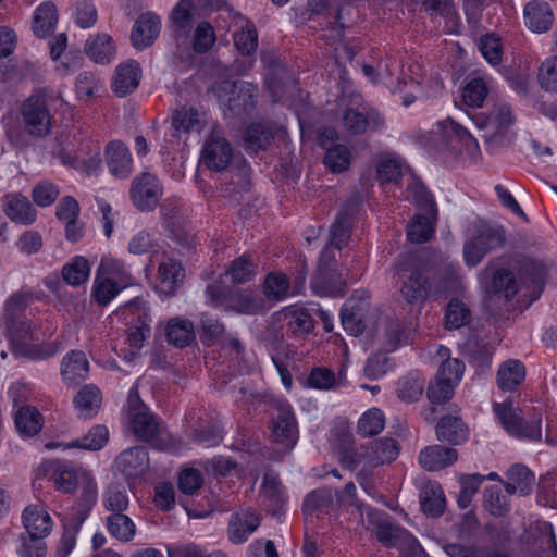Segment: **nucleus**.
<instances>
[{
  "mask_svg": "<svg viewBox=\"0 0 557 557\" xmlns=\"http://www.w3.org/2000/svg\"><path fill=\"white\" fill-rule=\"evenodd\" d=\"M85 52L95 62L106 63L114 57L115 48L109 35L98 34L86 41Z\"/></svg>",
  "mask_w": 557,
  "mask_h": 557,
  "instance_id": "obj_36",
  "label": "nucleus"
},
{
  "mask_svg": "<svg viewBox=\"0 0 557 557\" xmlns=\"http://www.w3.org/2000/svg\"><path fill=\"white\" fill-rule=\"evenodd\" d=\"M116 313L125 320L129 319V323H133L136 319V323L129 326L127 342L132 348L140 349L144 346L146 338L150 335V325L146 320V301L143 297L136 296L121 306Z\"/></svg>",
  "mask_w": 557,
  "mask_h": 557,
  "instance_id": "obj_7",
  "label": "nucleus"
},
{
  "mask_svg": "<svg viewBox=\"0 0 557 557\" xmlns=\"http://www.w3.org/2000/svg\"><path fill=\"white\" fill-rule=\"evenodd\" d=\"M140 78L139 63L135 60H127L116 67L112 89L116 96L124 97L138 87Z\"/></svg>",
  "mask_w": 557,
  "mask_h": 557,
  "instance_id": "obj_22",
  "label": "nucleus"
},
{
  "mask_svg": "<svg viewBox=\"0 0 557 557\" xmlns=\"http://www.w3.org/2000/svg\"><path fill=\"white\" fill-rule=\"evenodd\" d=\"M420 504L424 513L438 517L444 512L445 498L438 485L425 486L420 495Z\"/></svg>",
  "mask_w": 557,
  "mask_h": 557,
  "instance_id": "obj_48",
  "label": "nucleus"
},
{
  "mask_svg": "<svg viewBox=\"0 0 557 557\" xmlns=\"http://www.w3.org/2000/svg\"><path fill=\"white\" fill-rule=\"evenodd\" d=\"M351 208H343L331 226L330 246L341 250L350 238Z\"/></svg>",
  "mask_w": 557,
  "mask_h": 557,
  "instance_id": "obj_37",
  "label": "nucleus"
},
{
  "mask_svg": "<svg viewBox=\"0 0 557 557\" xmlns=\"http://www.w3.org/2000/svg\"><path fill=\"white\" fill-rule=\"evenodd\" d=\"M115 467L125 478L143 475L149 467L147 449L136 446L123 450L115 459Z\"/></svg>",
  "mask_w": 557,
  "mask_h": 557,
  "instance_id": "obj_19",
  "label": "nucleus"
},
{
  "mask_svg": "<svg viewBox=\"0 0 557 557\" xmlns=\"http://www.w3.org/2000/svg\"><path fill=\"white\" fill-rule=\"evenodd\" d=\"M507 481L504 482L507 494L519 493L527 496L532 492L535 481L534 474L523 465H513L506 473Z\"/></svg>",
  "mask_w": 557,
  "mask_h": 557,
  "instance_id": "obj_28",
  "label": "nucleus"
},
{
  "mask_svg": "<svg viewBox=\"0 0 557 557\" xmlns=\"http://www.w3.org/2000/svg\"><path fill=\"white\" fill-rule=\"evenodd\" d=\"M90 274V267L86 258L74 257L62 268V277L66 284L78 286L87 281Z\"/></svg>",
  "mask_w": 557,
  "mask_h": 557,
  "instance_id": "obj_46",
  "label": "nucleus"
},
{
  "mask_svg": "<svg viewBox=\"0 0 557 557\" xmlns=\"http://www.w3.org/2000/svg\"><path fill=\"white\" fill-rule=\"evenodd\" d=\"M115 280L110 277H99L95 280L92 287V298L100 306H107L120 292Z\"/></svg>",
  "mask_w": 557,
  "mask_h": 557,
  "instance_id": "obj_62",
  "label": "nucleus"
},
{
  "mask_svg": "<svg viewBox=\"0 0 557 557\" xmlns=\"http://www.w3.org/2000/svg\"><path fill=\"white\" fill-rule=\"evenodd\" d=\"M195 7L191 0H180L171 13L175 36H188L195 23Z\"/></svg>",
  "mask_w": 557,
  "mask_h": 557,
  "instance_id": "obj_35",
  "label": "nucleus"
},
{
  "mask_svg": "<svg viewBox=\"0 0 557 557\" xmlns=\"http://www.w3.org/2000/svg\"><path fill=\"white\" fill-rule=\"evenodd\" d=\"M342 285L336 272L317 271L311 280V288L319 296L342 295Z\"/></svg>",
  "mask_w": 557,
  "mask_h": 557,
  "instance_id": "obj_43",
  "label": "nucleus"
},
{
  "mask_svg": "<svg viewBox=\"0 0 557 557\" xmlns=\"http://www.w3.org/2000/svg\"><path fill=\"white\" fill-rule=\"evenodd\" d=\"M58 22L57 8L52 2L41 3L33 18V30L34 34L39 38H46L49 36Z\"/></svg>",
  "mask_w": 557,
  "mask_h": 557,
  "instance_id": "obj_34",
  "label": "nucleus"
},
{
  "mask_svg": "<svg viewBox=\"0 0 557 557\" xmlns=\"http://www.w3.org/2000/svg\"><path fill=\"white\" fill-rule=\"evenodd\" d=\"M109 533L122 542H129L136 533V525L133 520L123 513H111L107 518Z\"/></svg>",
  "mask_w": 557,
  "mask_h": 557,
  "instance_id": "obj_40",
  "label": "nucleus"
},
{
  "mask_svg": "<svg viewBox=\"0 0 557 557\" xmlns=\"http://www.w3.org/2000/svg\"><path fill=\"white\" fill-rule=\"evenodd\" d=\"M23 524L28 534L47 536L52 529L50 515L38 505H29L23 511Z\"/></svg>",
  "mask_w": 557,
  "mask_h": 557,
  "instance_id": "obj_30",
  "label": "nucleus"
},
{
  "mask_svg": "<svg viewBox=\"0 0 557 557\" xmlns=\"http://www.w3.org/2000/svg\"><path fill=\"white\" fill-rule=\"evenodd\" d=\"M488 94V87L483 78L471 79L462 89V100L468 107L479 108L482 107L486 96Z\"/></svg>",
  "mask_w": 557,
  "mask_h": 557,
  "instance_id": "obj_58",
  "label": "nucleus"
},
{
  "mask_svg": "<svg viewBox=\"0 0 557 557\" xmlns=\"http://www.w3.org/2000/svg\"><path fill=\"white\" fill-rule=\"evenodd\" d=\"M4 212L12 221L24 225L32 224L36 220V210L28 198L21 194H10L4 197Z\"/></svg>",
  "mask_w": 557,
  "mask_h": 557,
  "instance_id": "obj_27",
  "label": "nucleus"
},
{
  "mask_svg": "<svg viewBox=\"0 0 557 557\" xmlns=\"http://www.w3.org/2000/svg\"><path fill=\"white\" fill-rule=\"evenodd\" d=\"M158 276L162 290L171 294L184 276L183 269L177 261L169 257H163L158 267Z\"/></svg>",
  "mask_w": 557,
  "mask_h": 557,
  "instance_id": "obj_39",
  "label": "nucleus"
},
{
  "mask_svg": "<svg viewBox=\"0 0 557 557\" xmlns=\"http://www.w3.org/2000/svg\"><path fill=\"white\" fill-rule=\"evenodd\" d=\"M431 281V297L438 298L459 290L460 278L453 265L438 269Z\"/></svg>",
  "mask_w": 557,
  "mask_h": 557,
  "instance_id": "obj_31",
  "label": "nucleus"
},
{
  "mask_svg": "<svg viewBox=\"0 0 557 557\" xmlns=\"http://www.w3.org/2000/svg\"><path fill=\"white\" fill-rule=\"evenodd\" d=\"M257 94V87L248 82H222L218 86L219 102L234 116L251 113Z\"/></svg>",
  "mask_w": 557,
  "mask_h": 557,
  "instance_id": "obj_4",
  "label": "nucleus"
},
{
  "mask_svg": "<svg viewBox=\"0 0 557 557\" xmlns=\"http://www.w3.org/2000/svg\"><path fill=\"white\" fill-rule=\"evenodd\" d=\"M38 478H48L62 493H71L78 484V474L69 462L53 459L42 461L37 469Z\"/></svg>",
  "mask_w": 557,
  "mask_h": 557,
  "instance_id": "obj_12",
  "label": "nucleus"
},
{
  "mask_svg": "<svg viewBox=\"0 0 557 557\" xmlns=\"http://www.w3.org/2000/svg\"><path fill=\"white\" fill-rule=\"evenodd\" d=\"M48 104V99L42 92L29 96L21 104L20 113L29 136L45 138L51 133L52 117Z\"/></svg>",
  "mask_w": 557,
  "mask_h": 557,
  "instance_id": "obj_5",
  "label": "nucleus"
},
{
  "mask_svg": "<svg viewBox=\"0 0 557 557\" xmlns=\"http://www.w3.org/2000/svg\"><path fill=\"white\" fill-rule=\"evenodd\" d=\"M419 210L424 211L428 215L436 218L437 208L432 195L426 190L424 185L419 181H413L407 188Z\"/></svg>",
  "mask_w": 557,
  "mask_h": 557,
  "instance_id": "obj_54",
  "label": "nucleus"
},
{
  "mask_svg": "<svg viewBox=\"0 0 557 557\" xmlns=\"http://www.w3.org/2000/svg\"><path fill=\"white\" fill-rule=\"evenodd\" d=\"M109 440V431L104 425H96L81 440L66 444V448H83L87 450L101 449Z\"/></svg>",
  "mask_w": 557,
  "mask_h": 557,
  "instance_id": "obj_49",
  "label": "nucleus"
},
{
  "mask_svg": "<svg viewBox=\"0 0 557 557\" xmlns=\"http://www.w3.org/2000/svg\"><path fill=\"white\" fill-rule=\"evenodd\" d=\"M384 425V413L380 409L373 408L366 411L359 419L358 433L362 437L374 436L382 432Z\"/></svg>",
  "mask_w": 557,
  "mask_h": 557,
  "instance_id": "obj_52",
  "label": "nucleus"
},
{
  "mask_svg": "<svg viewBox=\"0 0 557 557\" xmlns=\"http://www.w3.org/2000/svg\"><path fill=\"white\" fill-rule=\"evenodd\" d=\"M537 81L545 91L557 92V55L549 57L541 63Z\"/></svg>",
  "mask_w": 557,
  "mask_h": 557,
  "instance_id": "obj_61",
  "label": "nucleus"
},
{
  "mask_svg": "<svg viewBox=\"0 0 557 557\" xmlns=\"http://www.w3.org/2000/svg\"><path fill=\"white\" fill-rule=\"evenodd\" d=\"M449 350L447 348L441 347L438 350V354L442 357H447L441 364V367L437 370L436 375L440 377L446 379L448 382H451L453 384H459L463 371H465V364L461 360L457 358H449L448 355Z\"/></svg>",
  "mask_w": 557,
  "mask_h": 557,
  "instance_id": "obj_55",
  "label": "nucleus"
},
{
  "mask_svg": "<svg viewBox=\"0 0 557 557\" xmlns=\"http://www.w3.org/2000/svg\"><path fill=\"white\" fill-rule=\"evenodd\" d=\"M355 295H362L360 299L350 297L341 311L343 327L352 336H358L364 330L363 315L369 307V294L367 292H357Z\"/></svg>",
  "mask_w": 557,
  "mask_h": 557,
  "instance_id": "obj_16",
  "label": "nucleus"
},
{
  "mask_svg": "<svg viewBox=\"0 0 557 557\" xmlns=\"http://www.w3.org/2000/svg\"><path fill=\"white\" fill-rule=\"evenodd\" d=\"M506 231L502 225L479 221L473 225L471 237L465 243L463 256L468 265L474 267L483 257L505 246Z\"/></svg>",
  "mask_w": 557,
  "mask_h": 557,
  "instance_id": "obj_3",
  "label": "nucleus"
},
{
  "mask_svg": "<svg viewBox=\"0 0 557 557\" xmlns=\"http://www.w3.org/2000/svg\"><path fill=\"white\" fill-rule=\"evenodd\" d=\"M161 21L151 12L141 14L135 22L131 40L136 49H145L153 44L159 36Z\"/></svg>",
  "mask_w": 557,
  "mask_h": 557,
  "instance_id": "obj_20",
  "label": "nucleus"
},
{
  "mask_svg": "<svg viewBox=\"0 0 557 557\" xmlns=\"http://www.w3.org/2000/svg\"><path fill=\"white\" fill-rule=\"evenodd\" d=\"M256 275V267L246 255L233 260L223 276L231 280L233 284H244L249 282Z\"/></svg>",
  "mask_w": 557,
  "mask_h": 557,
  "instance_id": "obj_41",
  "label": "nucleus"
},
{
  "mask_svg": "<svg viewBox=\"0 0 557 557\" xmlns=\"http://www.w3.org/2000/svg\"><path fill=\"white\" fill-rule=\"evenodd\" d=\"M471 320V311L458 299H451L446 307L445 326L448 330H457L467 325Z\"/></svg>",
  "mask_w": 557,
  "mask_h": 557,
  "instance_id": "obj_50",
  "label": "nucleus"
},
{
  "mask_svg": "<svg viewBox=\"0 0 557 557\" xmlns=\"http://www.w3.org/2000/svg\"><path fill=\"white\" fill-rule=\"evenodd\" d=\"M472 120L478 128L485 131L484 138L491 140L508 129L513 123V114L510 106L498 104L491 113L475 114Z\"/></svg>",
  "mask_w": 557,
  "mask_h": 557,
  "instance_id": "obj_13",
  "label": "nucleus"
},
{
  "mask_svg": "<svg viewBox=\"0 0 557 557\" xmlns=\"http://www.w3.org/2000/svg\"><path fill=\"white\" fill-rule=\"evenodd\" d=\"M280 319L287 332L301 337L311 333L314 329V320L307 308L290 306L280 312Z\"/></svg>",
  "mask_w": 557,
  "mask_h": 557,
  "instance_id": "obj_21",
  "label": "nucleus"
},
{
  "mask_svg": "<svg viewBox=\"0 0 557 557\" xmlns=\"http://www.w3.org/2000/svg\"><path fill=\"white\" fill-rule=\"evenodd\" d=\"M15 425L20 434L33 436L42 428L41 416L34 407H22L15 414Z\"/></svg>",
  "mask_w": 557,
  "mask_h": 557,
  "instance_id": "obj_42",
  "label": "nucleus"
},
{
  "mask_svg": "<svg viewBox=\"0 0 557 557\" xmlns=\"http://www.w3.org/2000/svg\"><path fill=\"white\" fill-rule=\"evenodd\" d=\"M484 506L496 517H504L510 509L508 498L502 494L498 486H490L484 491Z\"/></svg>",
  "mask_w": 557,
  "mask_h": 557,
  "instance_id": "obj_57",
  "label": "nucleus"
},
{
  "mask_svg": "<svg viewBox=\"0 0 557 557\" xmlns=\"http://www.w3.org/2000/svg\"><path fill=\"white\" fill-rule=\"evenodd\" d=\"M128 424L136 438L151 442L160 434L157 417L140 400L129 403Z\"/></svg>",
  "mask_w": 557,
  "mask_h": 557,
  "instance_id": "obj_11",
  "label": "nucleus"
},
{
  "mask_svg": "<svg viewBox=\"0 0 557 557\" xmlns=\"http://www.w3.org/2000/svg\"><path fill=\"white\" fill-rule=\"evenodd\" d=\"M233 158V148L223 137L212 135L202 149L201 160L211 171H224Z\"/></svg>",
  "mask_w": 557,
  "mask_h": 557,
  "instance_id": "obj_14",
  "label": "nucleus"
},
{
  "mask_svg": "<svg viewBox=\"0 0 557 557\" xmlns=\"http://www.w3.org/2000/svg\"><path fill=\"white\" fill-rule=\"evenodd\" d=\"M524 22L533 33H546L554 23V14L549 4L543 0H533L524 7Z\"/></svg>",
  "mask_w": 557,
  "mask_h": 557,
  "instance_id": "obj_23",
  "label": "nucleus"
},
{
  "mask_svg": "<svg viewBox=\"0 0 557 557\" xmlns=\"http://www.w3.org/2000/svg\"><path fill=\"white\" fill-rule=\"evenodd\" d=\"M424 389V380L418 375L409 374L398 382L397 395L406 403H414L420 399Z\"/></svg>",
  "mask_w": 557,
  "mask_h": 557,
  "instance_id": "obj_51",
  "label": "nucleus"
},
{
  "mask_svg": "<svg viewBox=\"0 0 557 557\" xmlns=\"http://www.w3.org/2000/svg\"><path fill=\"white\" fill-rule=\"evenodd\" d=\"M399 446L394 438H382L371 444V453H369L372 466L384 465L397 458Z\"/></svg>",
  "mask_w": 557,
  "mask_h": 557,
  "instance_id": "obj_45",
  "label": "nucleus"
},
{
  "mask_svg": "<svg viewBox=\"0 0 557 557\" xmlns=\"http://www.w3.org/2000/svg\"><path fill=\"white\" fill-rule=\"evenodd\" d=\"M438 131L442 135L445 147L454 152H466L469 156H474L479 151L478 140L471 133L455 122L453 119H446L438 123Z\"/></svg>",
  "mask_w": 557,
  "mask_h": 557,
  "instance_id": "obj_9",
  "label": "nucleus"
},
{
  "mask_svg": "<svg viewBox=\"0 0 557 557\" xmlns=\"http://www.w3.org/2000/svg\"><path fill=\"white\" fill-rule=\"evenodd\" d=\"M458 459L454 448L442 445H431L420 451L419 463L426 471H440Z\"/></svg>",
  "mask_w": 557,
  "mask_h": 557,
  "instance_id": "obj_24",
  "label": "nucleus"
},
{
  "mask_svg": "<svg viewBox=\"0 0 557 557\" xmlns=\"http://www.w3.org/2000/svg\"><path fill=\"white\" fill-rule=\"evenodd\" d=\"M411 331L401 322L391 320L385 323L383 333V346L386 350H395L398 346L408 344Z\"/></svg>",
  "mask_w": 557,
  "mask_h": 557,
  "instance_id": "obj_44",
  "label": "nucleus"
},
{
  "mask_svg": "<svg viewBox=\"0 0 557 557\" xmlns=\"http://www.w3.org/2000/svg\"><path fill=\"white\" fill-rule=\"evenodd\" d=\"M494 412L509 434L519 438L541 441V416H535L532 420L524 421L518 409L512 407V403L507 401L495 404Z\"/></svg>",
  "mask_w": 557,
  "mask_h": 557,
  "instance_id": "obj_6",
  "label": "nucleus"
},
{
  "mask_svg": "<svg viewBox=\"0 0 557 557\" xmlns=\"http://www.w3.org/2000/svg\"><path fill=\"white\" fill-rule=\"evenodd\" d=\"M60 368L64 384L75 387L88 377L90 366L84 351L71 350L63 357Z\"/></svg>",
  "mask_w": 557,
  "mask_h": 557,
  "instance_id": "obj_17",
  "label": "nucleus"
},
{
  "mask_svg": "<svg viewBox=\"0 0 557 557\" xmlns=\"http://www.w3.org/2000/svg\"><path fill=\"white\" fill-rule=\"evenodd\" d=\"M106 161L112 175L126 178L132 172V158L127 147L119 140L111 141L106 147Z\"/></svg>",
  "mask_w": 557,
  "mask_h": 557,
  "instance_id": "obj_25",
  "label": "nucleus"
},
{
  "mask_svg": "<svg viewBox=\"0 0 557 557\" xmlns=\"http://www.w3.org/2000/svg\"><path fill=\"white\" fill-rule=\"evenodd\" d=\"M408 534L409 532L404 528L387 522L380 523L376 530V537L384 546L397 549Z\"/></svg>",
  "mask_w": 557,
  "mask_h": 557,
  "instance_id": "obj_60",
  "label": "nucleus"
},
{
  "mask_svg": "<svg viewBox=\"0 0 557 557\" xmlns=\"http://www.w3.org/2000/svg\"><path fill=\"white\" fill-rule=\"evenodd\" d=\"M391 272L394 284L406 304L422 306L431 297L426 264L418 253H400L392 264Z\"/></svg>",
  "mask_w": 557,
  "mask_h": 557,
  "instance_id": "obj_1",
  "label": "nucleus"
},
{
  "mask_svg": "<svg viewBox=\"0 0 557 557\" xmlns=\"http://www.w3.org/2000/svg\"><path fill=\"white\" fill-rule=\"evenodd\" d=\"M101 403V392L94 384L84 385L74 398V407L83 419H90L96 416Z\"/></svg>",
  "mask_w": 557,
  "mask_h": 557,
  "instance_id": "obj_29",
  "label": "nucleus"
},
{
  "mask_svg": "<svg viewBox=\"0 0 557 557\" xmlns=\"http://www.w3.org/2000/svg\"><path fill=\"white\" fill-rule=\"evenodd\" d=\"M525 377V369L519 360L505 361L497 371V385L504 392L515 391Z\"/></svg>",
  "mask_w": 557,
  "mask_h": 557,
  "instance_id": "obj_33",
  "label": "nucleus"
},
{
  "mask_svg": "<svg viewBox=\"0 0 557 557\" xmlns=\"http://www.w3.org/2000/svg\"><path fill=\"white\" fill-rule=\"evenodd\" d=\"M205 293L211 306L226 312L258 314L265 310L263 297L250 289L236 288L226 290L220 282H215L209 284Z\"/></svg>",
  "mask_w": 557,
  "mask_h": 557,
  "instance_id": "obj_2",
  "label": "nucleus"
},
{
  "mask_svg": "<svg viewBox=\"0 0 557 557\" xmlns=\"http://www.w3.org/2000/svg\"><path fill=\"white\" fill-rule=\"evenodd\" d=\"M273 138V127L269 123H252L243 135L246 149L252 152L268 149Z\"/></svg>",
  "mask_w": 557,
  "mask_h": 557,
  "instance_id": "obj_32",
  "label": "nucleus"
},
{
  "mask_svg": "<svg viewBox=\"0 0 557 557\" xmlns=\"http://www.w3.org/2000/svg\"><path fill=\"white\" fill-rule=\"evenodd\" d=\"M350 163V152L344 145L330 147L324 157V164L334 173L345 171Z\"/></svg>",
  "mask_w": 557,
  "mask_h": 557,
  "instance_id": "obj_63",
  "label": "nucleus"
},
{
  "mask_svg": "<svg viewBox=\"0 0 557 557\" xmlns=\"http://www.w3.org/2000/svg\"><path fill=\"white\" fill-rule=\"evenodd\" d=\"M342 123L347 132L359 135L367 131H377L382 128L384 119L372 108L366 111L348 108L342 115Z\"/></svg>",
  "mask_w": 557,
  "mask_h": 557,
  "instance_id": "obj_15",
  "label": "nucleus"
},
{
  "mask_svg": "<svg viewBox=\"0 0 557 557\" xmlns=\"http://www.w3.org/2000/svg\"><path fill=\"white\" fill-rule=\"evenodd\" d=\"M261 521L260 515L255 510H240L231 516L228 521V539L234 544H242L257 530Z\"/></svg>",
  "mask_w": 557,
  "mask_h": 557,
  "instance_id": "obj_18",
  "label": "nucleus"
},
{
  "mask_svg": "<svg viewBox=\"0 0 557 557\" xmlns=\"http://www.w3.org/2000/svg\"><path fill=\"white\" fill-rule=\"evenodd\" d=\"M271 437L274 443L286 449L295 446L298 440V425L292 408L287 404H278L271 421Z\"/></svg>",
  "mask_w": 557,
  "mask_h": 557,
  "instance_id": "obj_10",
  "label": "nucleus"
},
{
  "mask_svg": "<svg viewBox=\"0 0 557 557\" xmlns=\"http://www.w3.org/2000/svg\"><path fill=\"white\" fill-rule=\"evenodd\" d=\"M46 536L34 534H21V547L17 549L20 557H45L47 553Z\"/></svg>",
  "mask_w": 557,
  "mask_h": 557,
  "instance_id": "obj_64",
  "label": "nucleus"
},
{
  "mask_svg": "<svg viewBox=\"0 0 557 557\" xmlns=\"http://www.w3.org/2000/svg\"><path fill=\"white\" fill-rule=\"evenodd\" d=\"M168 342L175 347L183 348L195 338L194 325L189 320L174 318L166 326Z\"/></svg>",
  "mask_w": 557,
  "mask_h": 557,
  "instance_id": "obj_38",
  "label": "nucleus"
},
{
  "mask_svg": "<svg viewBox=\"0 0 557 557\" xmlns=\"http://www.w3.org/2000/svg\"><path fill=\"white\" fill-rule=\"evenodd\" d=\"M432 216L416 214L407 224V238L411 243L421 244L428 242L434 233Z\"/></svg>",
  "mask_w": 557,
  "mask_h": 557,
  "instance_id": "obj_47",
  "label": "nucleus"
},
{
  "mask_svg": "<svg viewBox=\"0 0 557 557\" xmlns=\"http://www.w3.org/2000/svg\"><path fill=\"white\" fill-rule=\"evenodd\" d=\"M162 195L163 188L156 175L143 172L133 178L129 196L133 205L138 210L143 212L154 210Z\"/></svg>",
  "mask_w": 557,
  "mask_h": 557,
  "instance_id": "obj_8",
  "label": "nucleus"
},
{
  "mask_svg": "<svg viewBox=\"0 0 557 557\" xmlns=\"http://www.w3.org/2000/svg\"><path fill=\"white\" fill-rule=\"evenodd\" d=\"M492 288L494 294L511 299L518 292L517 282L511 271L506 269L497 270L493 275Z\"/></svg>",
  "mask_w": 557,
  "mask_h": 557,
  "instance_id": "obj_53",
  "label": "nucleus"
},
{
  "mask_svg": "<svg viewBox=\"0 0 557 557\" xmlns=\"http://www.w3.org/2000/svg\"><path fill=\"white\" fill-rule=\"evenodd\" d=\"M172 126L177 133L200 129V114L194 108H182L172 116Z\"/></svg>",
  "mask_w": 557,
  "mask_h": 557,
  "instance_id": "obj_56",
  "label": "nucleus"
},
{
  "mask_svg": "<svg viewBox=\"0 0 557 557\" xmlns=\"http://www.w3.org/2000/svg\"><path fill=\"white\" fill-rule=\"evenodd\" d=\"M456 386L457 384L435 375L429 383L426 396L432 404H444L453 397Z\"/></svg>",
  "mask_w": 557,
  "mask_h": 557,
  "instance_id": "obj_59",
  "label": "nucleus"
},
{
  "mask_svg": "<svg viewBox=\"0 0 557 557\" xmlns=\"http://www.w3.org/2000/svg\"><path fill=\"white\" fill-rule=\"evenodd\" d=\"M436 437L440 442L449 445H460L468 440L469 430L465 422L457 416H444L435 428Z\"/></svg>",
  "mask_w": 557,
  "mask_h": 557,
  "instance_id": "obj_26",
  "label": "nucleus"
}]
</instances>
